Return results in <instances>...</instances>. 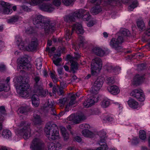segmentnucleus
<instances>
[{
	"mask_svg": "<svg viewBox=\"0 0 150 150\" xmlns=\"http://www.w3.org/2000/svg\"><path fill=\"white\" fill-rule=\"evenodd\" d=\"M61 3L60 0H54L53 1L54 4L57 6H60Z\"/></svg>",
	"mask_w": 150,
	"mask_h": 150,
	"instance_id": "e2e57ef3",
	"label": "nucleus"
},
{
	"mask_svg": "<svg viewBox=\"0 0 150 150\" xmlns=\"http://www.w3.org/2000/svg\"><path fill=\"white\" fill-rule=\"evenodd\" d=\"M76 97L75 95L73 94L71 97V100L68 104L66 105L65 108H67L71 106L74 104L76 103Z\"/></svg>",
	"mask_w": 150,
	"mask_h": 150,
	"instance_id": "72a5a7b5",
	"label": "nucleus"
},
{
	"mask_svg": "<svg viewBox=\"0 0 150 150\" xmlns=\"http://www.w3.org/2000/svg\"><path fill=\"white\" fill-rule=\"evenodd\" d=\"M82 134L85 137L90 138L93 137L94 134L91 132L87 129H84L82 131Z\"/></svg>",
	"mask_w": 150,
	"mask_h": 150,
	"instance_id": "a878e982",
	"label": "nucleus"
},
{
	"mask_svg": "<svg viewBox=\"0 0 150 150\" xmlns=\"http://www.w3.org/2000/svg\"><path fill=\"white\" fill-rule=\"evenodd\" d=\"M115 2V0H105L104 3L105 5L113 4Z\"/></svg>",
	"mask_w": 150,
	"mask_h": 150,
	"instance_id": "052dcab7",
	"label": "nucleus"
},
{
	"mask_svg": "<svg viewBox=\"0 0 150 150\" xmlns=\"http://www.w3.org/2000/svg\"><path fill=\"white\" fill-rule=\"evenodd\" d=\"M53 63L56 66L59 65V63L62 60L61 58H53L52 59Z\"/></svg>",
	"mask_w": 150,
	"mask_h": 150,
	"instance_id": "3c124183",
	"label": "nucleus"
},
{
	"mask_svg": "<svg viewBox=\"0 0 150 150\" xmlns=\"http://www.w3.org/2000/svg\"><path fill=\"white\" fill-rule=\"evenodd\" d=\"M128 103L130 107L134 109L137 108L138 106V102L133 99L129 100Z\"/></svg>",
	"mask_w": 150,
	"mask_h": 150,
	"instance_id": "cd10ccee",
	"label": "nucleus"
},
{
	"mask_svg": "<svg viewBox=\"0 0 150 150\" xmlns=\"http://www.w3.org/2000/svg\"><path fill=\"white\" fill-rule=\"evenodd\" d=\"M130 94L139 101H143L145 100L144 93L140 89H134L131 92Z\"/></svg>",
	"mask_w": 150,
	"mask_h": 150,
	"instance_id": "9b49d317",
	"label": "nucleus"
},
{
	"mask_svg": "<svg viewBox=\"0 0 150 150\" xmlns=\"http://www.w3.org/2000/svg\"><path fill=\"white\" fill-rule=\"evenodd\" d=\"M137 2L136 1H134L132 4L130 5L128 8L129 10L132 11L137 6Z\"/></svg>",
	"mask_w": 150,
	"mask_h": 150,
	"instance_id": "09e8293b",
	"label": "nucleus"
},
{
	"mask_svg": "<svg viewBox=\"0 0 150 150\" xmlns=\"http://www.w3.org/2000/svg\"><path fill=\"white\" fill-rule=\"evenodd\" d=\"M33 122L35 125H39L42 122V119L39 115L35 112L33 114Z\"/></svg>",
	"mask_w": 150,
	"mask_h": 150,
	"instance_id": "412c9836",
	"label": "nucleus"
},
{
	"mask_svg": "<svg viewBox=\"0 0 150 150\" xmlns=\"http://www.w3.org/2000/svg\"><path fill=\"white\" fill-rule=\"evenodd\" d=\"M70 63L71 64V67L72 70L73 71L76 70L78 69L77 63L73 60H71Z\"/></svg>",
	"mask_w": 150,
	"mask_h": 150,
	"instance_id": "ea45409f",
	"label": "nucleus"
},
{
	"mask_svg": "<svg viewBox=\"0 0 150 150\" xmlns=\"http://www.w3.org/2000/svg\"><path fill=\"white\" fill-rule=\"evenodd\" d=\"M50 76L54 83H56L58 81V80L57 76L53 73L51 72Z\"/></svg>",
	"mask_w": 150,
	"mask_h": 150,
	"instance_id": "5fc2aeb1",
	"label": "nucleus"
},
{
	"mask_svg": "<svg viewBox=\"0 0 150 150\" xmlns=\"http://www.w3.org/2000/svg\"><path fill=\"white\" fill-rule=\"evenodd\" d=\"M38 96L36 94L33 95L32 97V103L33 105L35 107L38 106L39 104V99Z\"/></svg>",
	"mask_w": 150,
	"mask_h": 150,
	"instance_id": "bb28decb",
	"label": "nucleus"
},
{
	"mask_svg": "<svg viewBox=\"0 0 150 150\" xmlns=\"http://www.w3.org/2000/svg\"><path fill=\"white\" fill-rule=\"evenodd\" d=\"M139 137L140 139L144 140L146 138V135L145 132L143 130H141L139 132Z\"/></svg>",
	"mask_w": 150,
	"mask_h": 150,
	"instance_id": "79ce46f5",
	"label": "nucleus"
},
{
	"mask_svg": "<svg viewBox=\"0 0 150 150\" xmlns=\"http://www.w3.org/2000/svg\"><path fill=\"white\" fill-rule=\"evenodd\" d=\"M99 100V98L97 95L92 96L87 99L83 103L84 106L86 108L92 106L95 103L97 102Z\"/></svg>",
	"mask_w": 150,
	"mask_h": 150,
	"instance_id": "ddd939ff",
	"label": "nucleus"
},
{
	"mask_svg": "<svg viewBox=\"0 0 150 150\" xmlns=\"http://www.w3.org/2000/svg\"><path fill=\"white\" fill-rule=\"evenodd\" d=\"M2 135L4 138H9L11 136V134L10 131L7 129L3 130L2 132Z\"/></svg>",
	"mask_w": 150,
	"mask_h": 150,
	"instance_id": "f704fd0d",
	"label": "nucleus"
},
{
	"mask_svg": "<svg viewBox=\"0 0 150 150\" xmlns=\"http://www.w3.org/2000/svg\"><path fill=\"white\" fill-rule=\"evenodd\" d=\"M28 59L26 58L23 57L20 59L19 65L18 67V69H23L24 70H30L31 67V64L27 62Z\"/></svg>",
	"mask_w": 150,
	"mask_h": 150,
	"instance_id": "f8f14e48",
	"label": "nucleus"
},
{
	"mask_svg": "<svg viewBox=\"0 0 150 150\" xmlns=\"http://www.w3.org/2000/svg\"><path fill=\"white\" fill-rule=\"evenodd\" d=\"M60 129L61 131L62 134L65 140H67L69 138V134L66 131L65 128L63 127H61Z\"/></svg>",
	"mask_w": 150,
	"mask_h": 150,
	"instance_id": "c85d7f7f",
	"label": "nucleus"
},
{
	"mask_svg": "<svg viewBox=\"0 0 150 150\" xmlns=\"http://www.w3.org/2000/svg\"><path fill=\"white\" fill-rule=\"evenodd\" d=\"M108 90L111 94L114 95L118 94L120 92L118 88L115 86H111L108 88Z\"/></svg>",
	"mask_w": 150,
	"mask_h": 150,
	"instance_id": "5701e85b",
	"label": "nucleus"
},
{
	"mask_svg": "<svg viewBox=\"0 0 150 150\" xmlns=\"http://www.w3.org/2000/svg\"><path fill=\"white\" fill-rule=\"evenodd\" d=\"M146 67V65L144 64H139L137 65V69L138 71L144 69Z\"/></svg>",
	"mask_w": 150,
	"mask_h": 150,
	"instance_id": "13d9d810",
	"label": "nucleus"
},
{
	"mask_svg": "<svg viewBox=\"0 0 150 150\" xmlns=\"http://www.w3.org/2000/svg\"><path fill=\"white\" fill-rule=\"evenodd\" d=\"M29 3L32 5H36L42 3V0H29Z\"/></svg>",
	"mask_w": 150,
	"mask_h": 150,
	"instance_id": "a19ab883",
	"label": "nucleus"
},
{
	"mask_svg": "<svg viewBox=\"0 0 150 150\" xmlns=\"http://www.w3.org/2000/svg\"><path fill=\"white\" fill-rule=\"evenodd\" d=\"M59 86H53L52 91L53 93H56L57 92V91Z\"/></svg>",
	"mask_w": 150,
	"mask_h": 150,
	"instance_id": "0e129e2a",
	"label": "nucleus"
},
{
	"mask_svg": "<svg viewBox=\"0 0 150 150\" xmlns=\"http://www.w3.org/2000/svg\"><path fill=\"white\" fill-rule=\"evenodd\" d=\"M71 79V81L72 82H76L78 81L77 77L75 75H74L72 76Z\"/></svg>",
	"mask_w": 150,
	"mask_h": 150,
	"instance_id": "774afa93",
	"label": "nucleus"
},
{
	"mask_svg": "<svg viewBox=\"0 0 150 150\" xmlns=\"http://www.w3.org/2000/svg\"><path fill=\"white\" fill-rule=\"evenodd\" d=\"M75 115L74 114H71L67 118L68 120L72 121L74 123Z\"/></svg>",
	"mask_w": 150,
	"mask_h": 150,
	"instance_id": "680f3d73",
	"label": "nucleus"
},
{
	"mask_svg": "<svg viewBox=\"0 0 150 150\" xmlns=\"http://www.w3.org/2000/svg\"><path fill=\"white\" fill-rule=\"evenodd\" d=\"M81 17L84 20L88 21L90 19L91 16L88 12L83 9H80L66 16L64 21L67 22L74 21L76 19Z\"/></svg>",
	"mask_w": 150,
	"mask_h": 150,
	"instance_id": "f03ea898",
	"label": "nucleus"
},
{
	"mask_svg": "<svg viewBox=\"0 0 150 150\" xmlns=\"http://www.w3.org/2000/svg\"><path fill=\"white\" fill-rule=\"evenodd\" d=\"M22 9L24 11H30V9L28 8V7L25 5H23L22 6Z\"/></svg>",
	"mask_w": 150,
	"mask_h": 150,
	"instance_id": "69168bd1",
	"label": "nucleus"
},
{
	"mask_svg": "<svg viewBox=\"0 0 150 150\" xmlns=\"http://www.w3.org/2000/svg\"><path fill=\"white\" fill-rule=\"evenodd\" d=\"M58 103L61 106H63L65 104L67 103L68 99L67 98H64L62 99H59Z\"/></svg>",
	"mask_w": 150,
	"mask_h": 150,
	"instance_id": "58836bf2",
	"label": "nucleus"
},
{
	"mask_svg": "<svg viewBox=\"0 0 150 150\" xmlns=\"http://www.w3.org/2000/svg\"><path fill=\"white\" fill-rule=\"evenodd\" d=\"M85 119V117L83 115H78L75 116L74 123H79L80 121Z\"/></svg>",
	"mask_w": 150,
	"mask_h": 150,
	"instance_id": "473e14b6",
	"label": "nucleus"
},
{
	"mask_svg": "<svg viewBox=\"0 0 150 150\" xmlns=\"http://www.w3.org/2000/svg\"><path fill=\"white\" fill-rule=\"evenodd\" d=\"M28 79H25V78H23L22 76H20L17 78V81L18 82L21 84L25 82H24L25 81H26Z\"/></svg>",
	"mask_w": 150,
	"mask_h": 150,
	"instance_id": "de8ad7c7",
	"label": "nucleus"
},
{
	"mask_svg": "<svg viewBox=\"0 0 150 150\" xmlns=\"http://www.w3.org/2000/svg\"><path fill=\"white\" fill-rule=\"evenodd\" d=\"M10 80V77H7L5 81L6 86L5 84L1 83L0 84V91H4L7 92L10 89L9 86V81Z\"/></svg>",
	"mask_w": 150,
	"mask_h": 150,
	"instance_id": "f3484780",
	"label": "nucleus"
},
{
	"mask_svg": "<svg viewBox=\"0 0 150 150\" xmlns=\"http://www.w3.org/2000/svg\"><path fill=\"white\" fill-rule=\"evenodd\" d=\"M33 79L35 82L34 85L42 84L41 81V79L39 76H35L33 77Z\"/></svg>",
	"mask_w": 150,
	"mask_h": 150,
	"instance_id": "e433bc0d",
	"label": "nucleus"
},
{
	"mask_svg": "<svg viewBox=\"0 0 150 150\" xmlns=\"http://www.w3.org/2000/svg\"><path fill=\"white\" fill-rule=\"evenodd\" d=\"M0 4L2 6H0V7H6V6L8 7L10 6V4L9 3L3 1H0Z\"/></svg>",
	"mask_w": 150,
	"mask_h": 150,
	"instance_id": "bf43d9fd",
	"label": "nucleus"
},
{
	"mask_svg": "<svg viewBox=\"0 0 150 150\" xmlns=\"http://www.w3.org/2000/svg\"><path fill=\"white\" fill-rule=\"evenodd\" d=\"M30 123L27 121H22L20 124V126L23 127L19 130L18 133L23 135L24 139H28L30 136Z\"/></svg>",
	"mask_w": 150,
	"mask_h": 150,
	"instance_id": "20e7f679",
	"label": "nucleus"
},
{
	"mask_svg": "<svg viewBox=\"0 0 150 150\" xmlns=\"http://www.w3.org/2000/svg\"><path fill=\"white\" fill-rule=\"evenodd\" d=\"M107 70L109 72H116L120 70V69L119 67H114L110 65L107 67Z\"/></svg>",
	"mask_w": 150,
	"mask_h": 150,
	"instance_id": "2f4dec72",
	"label": "nucleus"
},
{
	"mask_svg": "<svg viewBox=\"0 0 150 150\" xmlns=\"http://www.w3.org/2000/svg\"><path fill=\"white\" fill-rule=\"evenodd\" d=\"M48 149L49 150H56L55 146V143L52 142L49 143L48 145Z\"/></svg>",
	"mask_w": 150,
	"mask_h": 150,
	"instance_id": "8fccbe9b",
	"label": "nucleus"
},
{
	"mask_svg": "<svg viewBox=\"0 0 150 150\" xmlns=\"http://www.w3.org/2000/svg\"><path fill=\"white\" fill-rule=\"evenodd\" d=\"M8 7H0V12L4 14H8L10 13H11L12 12V10L8 8Z\"/></svg>",
	"mask_w": 150,
	"mask_h": 150,
	"instance_id": "7c9ffc66",
	"label": "nucleus"
},
{
	"mask_svg": "<svg viewBox=\"0 0 150 150\" xmlns=\"http://www.w3.org/2000/svg\"><path fill=\"white\" fill-rule=\"evenodd\" d=\"M110 102L107 100H104L101 103V106L104 108H106L110 105Z\"/></svg>",
	"mask_w": 150,
	"mask_h": 150,
	"instance_id": "a18cd8bd",
	"label": "nucleus"
},
{
	"mask_svg": "<svg viewBox=\"0 0 150 150\" xmlns=\"http://www.w3.org/2000/svg\"><path fill=\"white\" fill-rule=\"evenodd\" d=\"M92 51L94 54L100 57L103 56L105 53L104 50L98 47H93L92 49Z\"/></svg>",
	"mask_w": 150,
	"mask_h": 150,
	"instance_id": "a211bd4d",
	"label": "nucleus"
},
{
	"mask_svg": "<svg viewBox=\"0 0 150 150\" xmlns=\"http://www.w3.org/2000/svg\"><path fill=\"white\" fill-rule=\"evenodd\" d=\"M119 33L118 36H120L122 38L123 42L125 37H129L130 35V31L124 28L120 29Z\"/></svg>",
	"mask_w": 150,
	"mask_h": 150,
	"instance_id": "6ab92c4d",
	"label": "nucleus"
},
{
	"mask_svg": "<svg viewBox=\"0 0 150 150\" xmlns=\"http://www.w3.org/2000/svg\"><path fill=\"white\" fill-rule=\"evenodd\" d=\"M137 26L140 30L142 31L145 29V23L142 20H138L137 22Z\"/></svg>",
	"mask_w": 150,
	"mask_h": 150,
	"instance_id": "c756f323",
	"label": "nucleus"
},
{
	"mask_svg": "<svg viewBox=\"0 0 150 150\" xmlns=\"http://www.w3.org/2000/svg\"><path fill=\"white\" fill-rule=\"evenodd\" d=\"M20 94L22 97H25L28 96V92L27 91H21L20 92Z\"/></svg>",
	"mask_w": 150,
	"mask_h": 150,
	"instance_id": "4d7b16f0",
	"label": "nucleus"
},
{
	"mask_svg": "<svg viewBox=\"0 0 150 150\" xmlns=\"http://www.w3.org/2000/svg\"><path fill=\"white\" fill-rule=\"evenodd\" d=\"M42 66V59H41L38 58L36 61V68L38 69H41Z\"/></svg>",
	"mask_w": 150,
	"mask_h": 150,
	"instance_id": "c03bdc74",
	"label": "nucleus"
},
{
	"mask_svg": "<svg viewBox=\"0 0 150 150\" xmlns=\"http://www.w3.org/2000/svg\"><path fill=\"white\" fill-rule=\"evenodd\" d=\"M101 146L98 148L96 150H106L108 149V146L105 144L100 145Z\"/></svg>",
	"mask_w": 150,
	"mask_h": 150,
	"instance_id": "6e6d98bb",
	"label": "nucleus"
},
{
	"mask_svg": "<svg viewBox=\"0 0 150 150\" xmlns=\"http://www.w3.org/2000/svg\"><path fill=\"white\" fill-rule=\"evenodd\" d=\"M72 33H71L70 30L69 29H67L65 30V37L67 40H69L71 38L73 32L75 30L77 34H83L84 33V30L81 24L78 23L74 24L71 28Z\"/></svg>",
	"mask_w": 150,
	"mask_h": 150,
	"instance_id": "39448f33",
	"label": "nucleus"
},
{
	"mask_svg": "<svg viewBox=\"0 0 150 150\" xmlns=\"http://www.w3.org/2000/svg\"><path fill=\"white\" fill-rule=\"evenodd\" d=\"M30 110V109L28 106H22L18 109V113L26 114Z\"/></svg>",
	"mask_w": 150,
	"mask_h": 150,
	"instance_id": "b1692460",
	"label": "nucleus"
},
{
	"mask_svg": "<svg viewBox=\"0 0 150 150\" xmlns=\"http://www.w3.org/2000/svg\"><path fill=\"white\" fill-rule=\"evenodd\" d=\"M19 19V17L18 16H14L11 18H10L8 19L7 20V22L8 23H15Z\"/></svg>",
	"mask_w": 150,
	"mask_h": 150,
	"instance_id": "4c0bfd02",
	"label": "nucleus"
},
{
	"mask_svg": "<svg viewBox=\"0 0 150 150\" xmlns=\"http://www.w3.org/2000/svg\"><path fill=\"white\" fill-rule=\"evenodd\" d=\"M75 0H62V3L67 6L73 4Z\"/></svg>",
	"mask_w": 150,
	"mask_h": 150,
	"instance_id": "37998d69",
	"label": "nucleus"
},
{
	"mask_svg": "<svg viewBox=\"0 0 150 150\" xmlns=\"http://www.w3.org/2000/svg\"><path fill=\"white\" fill-rule=\"evenodd\" d=\"M57 92L59 96H64V92L63 90V88L62 87L59 86Z\"/></svg>",
	"mask_w": 150,
	"mask_h": 150,
	"instance_id": "864d4df0",
	"label": "nucleus"
},
{
	"mask_svg": "<svg viewBox=\"0 0 150 150\" xmlns=\"http://www.w3.org/2000/svg\"><path fill=\"white\" fill-rule=\"evenodd\" d=\"M55 148H56V150L61 149L62 148V145L60 144L59 142H57L55 143Z\"/></svg>",
	"mask_w": 150,
	"mask_h": 150,
	"instance_id": "338daca9",
	"label": "nucleus"
},
{
	"mask_svg": "<svg viewBox=\"0 0 150 150\" xmlns=\"http://www.w3.org/2000/svg\"><path fill=\"white\" fill-rule=\"evenodd\" d=\"M38 45V40L37 38H33L29 42L28 46L26 47V50L29 51H34L36 50Z\"/></svg>",
	"mask_w": 150,
	"mask_h": 150,
	"instance_id": "2eb2a0df",
	"label": "nucleus"
},
{
	"mask_svg": "<svg viewBox=\"0 0 150 150\" xmlns=\"http://www.w3.org/2000/svg\"><path fill=\"white\" fill-rule=\"evenodd\" d=\"M25 82L21 84L19 86L20 91H27L30 87L28 83V80H27L24 81Z\"/></svg>",
	"mask_w": 150,
	"mask_h": 150,
	"instance_id": "393cba45",
	"label": "nucleus"
},
{
	"mask_svg": "<svg viewBox=\"0 0 150 150\" xmlns=\"http://www.w3.org/2000/svg\"><path fill=\"white\" fill-rule=\"evenodd\" d=\"M30 148L32 150H44V144L39 139L35 138L32 141Z\"/></svg>",
	"mask_w": 150,
	"mask_h": 150,
	"instance_id": "6e6552de",
	"label": "nucleus"
},
{
	"mask_svg": "<svg viewBox=\"0 0 150 150\" xmlns=\"http://www.w3.org/2000/svg\"><path fill=\"white\" fill-rule=\"evenodd\" d=\"M33 23L39 27L44 28L46 34H48L56 30V23L52 21H46L44 17L41 15H36L33 17Z\"/></svg>",
	"mask_w": 150,
	"mask_h": 150,
	"instance_id": "f257e3e1",
	"label": "nucleus"
},
{
	"mask_svg": "<svg viewBox=\"0 0 150 150\" xmlns=\"http://www.w3.org/2000/svg\"><path fill=\"white\" fill-rule=\"evenodd\" d=\"M25 32L28 34H32L35 32V30L33 28L30 27L26 30Z\"/></svg>",
	"mask_w": 150,
	"mask_h": 150,
	"instance_id": "603ef678",
	"label": "nucleus"
},
{
	"mask_svg": "<svg viewBox=\"0 0 150 150\" xmlns=\"http://www.w3.org/2000/svg\"><path fill=\"white\" fill-rule=\"evenodd\" d=\"M144 79L143 76L139 74L135 76L132 84L134 86H137Z\"/></svg>",
	"mask_w": 150,
	"mask_h": 150,
	"instance_id": "aec40b11",
	"label": "nucleus"
},
{
	"mask_svg": "<svg viewBox=\"0 0 150 150\" xmlns=\"http://www.w3.org/2000/svg\"><path fill=\"white\" fill-rule=\"evenodd\" d=\"M91 73L92 75H96L99 72L102 67V61L99 57H96L92 60L91 64Z\"/></svg>",
	"mask_w": 150,
	"mask_h": 150,
	"instance_id": "423d86ee",
	"label": "nucleus"
},
{
	"mask_svg": "<svg viewBox=\"0 0 150 150\" xmlns=\"http://www.w3.org/2000/svg\"><path fill=\"white\" fill-rule=\"evenodd\" d=\"M104 79L101 77H98L95 81L92 87L91 92L92 93L96 94L102 87Z\"/></svg>",
	"mask_w": 150,
	"mask_h": 150,
	"instance_id": "1a4fd4ad",
	"label": "nucleus"
},
{
	"mask_svg": "<svg viewBox=\"0 0 150 150\" xmlns=\"http://www.w3.org/2000/svg\"><path fill=\"white\" fill-rule=\"evenodd\" d=\"M115 82V80L113 77H108L107 79V83L109 85L113 84Z\"/></svg>",
	"mask_w": 150,
	"mask_h": 150,
	"instance_id": "49530a36",
	"label": "nucleus"
},
{
	"mask_svg": "<svg viewBox=\"0 0 150 150\" xmlns=\"http://www.w3.org/2000/svg\"><path fill=\"white\" fill-rule=\"evenodd\" d=\"M124 42L120 36H118L117 39L112 38L110 41V45L111 47L118 52L121 51L122 47L121 44Z\"/></svg>",
	"mask_w": 150,
	"mask_h": 150,
	"instance_id": "0eeeda50",
	"label": "nucleus"
},
{
	"mask_svg": "<svg viewBox=\"0 0 150 150\" xmlns=\"http://www.w3.org/2000/svg\"><path fill=\"white\" fill-rule=\"evenodd\" d=\"M54 103L51 100H49L47 103L48 107L50 108L51 113L54 115L57 116L56 112L54 108Z\"/></svg>",
	"mask_w": 150,
	"mask_h": 150,
	"instance_id": "4be33fe9",
	"label": "nucleus"
},
{
	"mask_svg": "<svg viewBox=\"0 0 150 150\" xmlns=\"http://www.w3.org/2000/svg\"><path fill=\"white\" fill-rule=\"evenodd\" d=\"M33 91L37 95L41 97H45L47 94L46 90H44L42 84L33 85Z\"/></svg>",
	"mask_w": 150,
	"mask_h": 150,
	"instance_id": "9d476101",
	"label": "nucleus"
},
{
	"mask_svg": "<svg viewBox=\"0 0 150 150\" xmlns=\"http://www.w3.org/2000/svg\"><path fill=\"white\" fill-rule=\"evenodd\" d=\"M91 1L97 5L93 7L91 10V12L93 14H97L102 11L101 7L99 6L101 3V0H91Z\"/></svg>",
	"mask_w": 150,
	"mask_h": 150,
	"instance_id": "4468645a",
	"label": "nucleus"
},
{
	"mask_svg": "<svg viewBox=\"0 0 150 150\" xmlns=\"http://www.w3.org/2000/svg\"><path fill=\"white\" fill-rule=\"evenodd\" d=\"M39 8L41 10L49 12L52 11L54 8L52 5L48 3H43L39 5Z\"/></svg>",
	"mask_w": 150,
	"mask_h": 150,
	"instance_id": "dca6fc26",
	"label": "nucleus"
},
{
	"mask_svg": "<svg viewBox=\"0 0 150 150\" xmlns=\"http://www.w3.org/2000/svg\"><path fill=\"white\" fill-rule=\"evenodd\" d=\"M45 132L50 140H54L59 138V130L55 124L51 125L47 124L45 126Z\"/></svg>",
	"mask_w": 150,
	"mask_h": 150,
	"instance_id": "7ed1b4c3",
	"label": "nucleus"
},
{
	"mask_svg": "<svg viewBox=\"0 0 150 150\" xmlns=\"http://www.w3.org/2000/svg\"><path fill=\"white\" fill-rule=\"evenodd\" d=\"M6 113V110L5 107L4 106H1L0 107V120H4L3 115Z\"/></svg>",
	"mask_w": 150,
	"mask_h": 150,
	"instance_id": "c9c22d12",
	"label": "nucleus"
}]
</instances>
